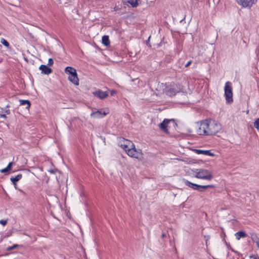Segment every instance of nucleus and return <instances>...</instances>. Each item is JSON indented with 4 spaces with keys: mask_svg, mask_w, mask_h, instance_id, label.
Masks as SVG:
<instances>
[{
    "mask_svg": "<svg viewBox=\"0 0 259 259\" xmlns=\"http://www.w3.org/2000/svg\"><path fill=\"white\" fill-rule=\"evenodd\" d=\"M222 125L214 120L207 119L202 121L197 130V134L201 136H212L218 133Z\"/></svg>",
    "mask_w": 259,
    "mask_h": 259,
    "instance_id": "1",
    "label": "nucleus"
},
{
    "mask_svg": "<svg viewBox=\"0 0 259 259\" xmlns=\"http://www.w3.org/2000/svg\"><path fill=\"white\" fill-rule=\"evenodd\" d=\"M65 72L68 75V79L70 82L76 85L79 84V79L75 68L70 66H67L65 69Z\"/></svg>",
    "mask_w": 259,
    "mask_h": 259,
    "instance_id": "2",
    "label": "nucleus"
},
{
    "mask_svg": "<svg viewBox=\"0 0 259 259\" xmlns=\"http://www.w3.org/2000/svg\"><path fill=\"white\" fill-rule=\"evenodd\" d=\"M196 178L207 180H211L213 177L211 172L205 169H196L194 171Z\"/></svg>",
    "mask_w": 259,
    "mask_h": 259,
    "instance_id": "3",
    "label": "nucleus"
},
{
    "mask_svg": "<svg viewBox=\"0 0 259 259\" xmlns=\"http://www.w3.org/2000/svg\"><path fill=\"white\" fill-rule=\"evenodd\" d=\"M225 97L227 103H231L233 102L232 83L227 81L224 87Z\"/></svg>",
    "mask_w": 259,
    "mask_h": 259,
    "instance_id": "4",
    "label": "nucleus"
},
{
    "mask_svg": "<svg viewBox=\"0 0 259 259\" xmlns=\"http://www.w3.org/2000/svg\"><path fill=\"white\" fill-rule=\"evenodd\" d=\"M133 144L134 143L132 141L125 139L123 137H120L118 139V146L122 148L125 151H126V150H127V149L133 146Z\"/></svg>",
    "mask_w": 259,
    "mask_h": 259,
    "instance_id": "5",
    "label": "nucleus"
},
{
    "mask_svg": "<svg viewBox=\"0 0 259 259\" xmlns=\"http://www.w3.org/2000/svg\"><path fill=\"white\" fill-rule=\"evenodd\" d=\"M140 151V150H139V151L136 150L135 145L133 144V146L127 149V150H126L125 152L129 156L131 157L139 158V155L141 154Z\"/></svg>",
    "mask_w": 259,
    "mask_h": 259,
    "instance_id": "6",
    "label": "nucleus"
},
{
    "mask_svg": "<svg viewBox=\"0 0 259 259\" xmlns=\"http://www.w3.org/2000/svg\"><path fill=\"white\" fill-rule=\"evenodd\" d=\"M170 121H174V120L173 119H164L163 120V121L161 123H160L159 125V127L160 129V130L164 133H168V131L167 130V125Z\"/></svg>",
    "mask_w": 259,
    "mask_h": 259,
    "instance_id": "7",
    "label": "nucleus"
},
{
    "mask_svg": "<svg viewBox=\"0 0 259 259\" xmlns=\"http://www.w3.org/2000/svg\"><path fill=\"white\" fill-rule=\"evenodd\" d=\"M93 94L95 97H96L100 99L103 100L108 96L109 92L108 91L104 92L101 90H98L94 92Z\"/></svg>",
    "mask_w": 259,
    "mask_h": 259,
    "instance_id": "8",
    "label": "nucleus"
},
{
    "mask_svg": "<svg viewBox=\"0 0 259 259\" xmlns=\"http://www.w3.org/2000/svg\"><path fill=\"white\" fill-rule=\"evenodd\" d=\"M183 182L185 185L192 188L194 190H198L199 192L203 191L202 189H200V185L191 183V182H189L188 180L186 179H184Z\"/></svg>",
    "mask_w": 259,
    "mask_h": 259,
    "instance_id": "9",
    "label": "nucleus"
},
{
    "mask_svg": "<svg viewBox=\"0 0 259 259\" xmlns=\"http://www.w3.org/2000/svg\"><path fill=\"white\" fill-rule=\"evenodd\" d=\"M236 2L243 7L250 8L254 3V0H236Z\"/></svg>",
    "mask_w": 259,
    "mask_h": 259,
    "instance_id": "10",
    "label": "nucleus"
},
{
    "mask_svg": "<svg viewBox=\"0 0 259 259\" xmlns=\"http://www.w3.org/2000/svg\"><path fill=\"white\" fill-rule=\"evenodd\" d=\"M39 69L41 70V73L47 75H49L53 72V70L51 68L45 65H41Z\"/></svg>",
    "mask_w": 259,
    "mask_h": 259,
    "instance_id": "11",
    "label": "nucleus"
},
{
    "mask_svg": "<svg viewBox=\"0 0 259 259\" xmlns=\"http://www.w3.org/2000/svg\"><path fill=\"white\" fill-rule=\"evenodd\" d=\"M194 151L197 154H203L210 156H214V154L211 152L210 150L194 149Z\"/></svg>",
    "mask_w": 259,
    "mask_h": 259,
    "instance_id": "12",
    "label": "nucleus"
},
{
    "mask_svg": "<svg viewBox=\"0 0 259 259\" xmlns=\"http://www.w3.org/2000/svg\"><path fill=\"white\" fill-rule=\"evenodd\" d=\"M106 114L107 113L105 112L102 113V111L97 110V111L92 112L91 114V116L92 117L100 118L104 117Z\"/></svg>",
    "mask_w": 259,
    "mask_h": 259,
    "instance_id": "13",
    "label": "nucleus"
},
{
    "mask_svg": "<svg viewBox=\"0 0 259 259\" xmlns=\"http://www.w3.org/2000/svg\"><path fill=\"white\" fill-rule=\"evenodd\" d=\"M236 239L237 240H240L241 238H245L247 237V235L245 231H240L236 232L235 234Z\"/></svg>",
    "mask_w": 259,
    "mask_h": 259,
    "instance_id": "14",
    "label": "nucleus"
},
{
    "mask_svg": "<svg viewBox=\"0 0 259 259\" xmlns=\"http://www.w3.org/2000/svg\"><path fill=\"white\" fill-rule=\"evenodd\" d=\"M178 92L174 88H169L166 91V95L172 97L176 95Z\"/></svg>",
    "mask_w": 259,
    "mask_h": 259,
    "instance_id": "15",
    "label": "nucleus"
},
{
    "mask_svg": "<svg viewBox=\"0 0 259 259\" xmlns=\"http://www.w3.org/2000/svg\"><path fill=\"white\" fill-rule=\"evenodd\" d=\"M22 177V174H18L16 177H12L10 178L11 181L12 182L13 184H16V183L19 181Z\"/></svg>",
    "mask_w": 259,
    "mask_h": 259,
    "instance_id": "16",
    "label": "nucleus"
},
{
    "mask_svg": "<svg viewBox=\"0 0 259 259\" xmlns=\"http://www.w3.org/2000/svg\"><path fill=\"white\" fill-rule=\"evenodd\" d=\"M102 42L105 46H109L110 45V40L108 35H104L102 38Z\"/></svg>",
    "mask_w": 259,
    "mask_h": 259,
    "instance_id": "17",
    "label": "nucleus"
},
{
    "mask_svg": "<svg viewBox=\"0 0 259 259\" xmlns=\"http://www.w3.org/2000/svg\"><path fill=\"white\" fill-rule=\"evenodd\" d=\"M19 102H20V105H21L26 104L27 106H26V108L27 109H29L30 108V105H31V103H30V102L29 100H19Z\"/></svg>",
    "mask_w": 259,
    "mask_h": 259,
    "instance_id": "18",
    "label": "nucleus"
},
{
    "mask_svg": "<svg viewBox=\"0 0 259 259\" xmlns=\"http://www.w3.org/2000/svg\"><path fill=\"white\" fill-rule=\"evenodd\" d=\"M22 247V245H18V244H14L13 246L8 247L7 248V251H11V250H13L14 249L18 248H20V247Z\"/></svg>",
    "mask_w": 259,
    "mask_h": 259,
    "instance_id": "19",
    "label": "nucleus"
},
{
    "mask_svg": "<svg viewBox=\"0 0 259 259\" xmlns=\"http://www.w3.org/2000/svg\"><path fill=\"white\" fill-rule=\"evenodd\" d=\"M127 2L131 4L133 7H136L138 5L137 0H128Z\"/></svg>",
    "mask_w": 259,
    "mask_h": 259,
    "instance_id": "20",
    "label": "nucleus"
},
{
    "mask_svg": "<svg viewBox=\"0 0 259 259\" xmlns=\"http://www.w3.org/2000/svg\"><path fill=\"white\" fill-rule=\"evenodd\" d=\"M1 42L5 47H8L9 46V43L8 41L3 38L1 39Z\"/></svg>",
    "mask_w": 259,
    "mask_h": 259,
    "instance_id": "21",
    "label": "nucleus"
},
{
    "mask_svg": "<svg viewBox=\"0 0 259 259\" xmlns=\"http://www.w3.org/2000/svg\"><path fill=\"white\" fill-rule=\"evenodd\" d=\"M254 126L257 130H259V117L257 118L254 122Z\"/></svg>",
    "mask_w": 259,
    "mask_h": 259,
    "instance_id": "22",
    "label": "nucleus"
},
{
    "mask_svg": "<svg viewBox=\"0 0 259 259\" xmlns=\"http://www.w3.org/2000/svg\"><path fill=\"white\" fill-rule=\"evenodd\" d=\"M251 239H252V241L254 243H256L259 240V238H258V237L255 234L252 235L251 236Z\"/></svg>",
    "mask_w": 259,
    "mask_h": 259,
    "instance_id": "23",
    "label": "nucleus"
},
{
    "mask_svg": "<svg viewBox=\"0 0 259 259\" xmlns=\"http://www.w3.org/2000/svg\"><path fill=\"white\" fill-rule=\"evenodd\" d=\"M14 164V162H9V163L8 164V165H7V166L6 167L10 171L11 168H12V165Z\"/></svg>",
    "mask_w": 259,
    "mask_h": 259,
    "instance_id": "24",
    "label": "nucleus"
},
{
    "mask_svg": "<svg viewBox=\"0 0 259 259\" xmlns=\"http://www.w3.org/2000/svg\"><path fill=\"white\" fill-rule=\"evenodd\" d=\"M54 64V60L52 58H50L48 60V65L49 66H52Z\"/></svg>",
    "mask_w": 259,
    "mask_h": 259,
    "instance_id": "25",
    "label": "nucleus"
},
{
    "mask_svg": "<svg viewBox=\"0 0 259 259\" xmlns=\"http://www.w3.org/2000/svg\"><path fill=\"white\" fill-rule=\"evenodd\" d=\"M3 111H2V112H0V118H3L4 119H7V117L6 115V114H3Z\"/></svg>",
    "mask_w": 259,
    "mask_h": 259,
    "instance_id": "26",
    "label": "nucleus"
},
{
    "mask_svg": "<svg viewBox=\"0 0 259 259\" xmlns=\"http://www.w3.org/2000/svg\"><path fill=\"white\" fill-rule=\"evenodd\" d=\"M0 224L3 226H6L7 224V220H0Z\"/></svg>",
    "mask_w": 259,
    "mask_h": 259,
    "instance_id": "27",
    "label": "nucleus"
},
{
    "mask_svg": "<svg viewBox=\"0 0 259 259\" xmlns=\"http://www.w3.org/2000/svg\"><path fill=\"white\" fill-rule=\"evenodd\" d=\"M117 93L116 90H112L110 91V94L111 96H113Z\"/></svg>",
    "mask_w": 259,
    "mask_h": 259,
    "instance_id": "28",
    "label": "nucleus"
},
{
    "mask_svg": "<svg viewBox=\"0 0 259 259\" xmlns=\"http://www.w3.org/2000/svg\"><path fill=\"white\" fill-rule=\"evenodd\" d=\"M9 171V169L7 167L0 170V172L1 173H6V172H8Z\"/></svg>",
    "mask_w": 259,
    "mask_h": 259,
    "instance_id": "29",
    "label": "nucleus"
},
{
    "mask_svg": "<svg viewBox=\"0 0 259 259\" xmlns=\"http://www.w3.org/2000/svg\"><path fill=\"white\" fill-rule=\"evenodd\" d=\"M250 259H258L257 256L254 254L250 255L249 256Z\"/></svg>",
    "mask_w": 259,
    "mask_h": 259,
    "instance_id": "30",
    "label": "nucleus"
},
{
    "mask_svg": "<svg viewBox=\"0 0 259 259\" xmlns=\"http://www.w3.org/2000/svg\"><path fill=\"white\" fill-rule=\"evenodd\" d=\"M5 113L4 114H6V115H9L10 114V110L8 109H6L4 111Z\"/></svg>",
    "mask_w": 259,
    "mask_h": 259,
    "instance_id": "31",
    "label": "nucleus"
},
{
    "mask_svg": "<svg viewBox=\"0 0 259 259\" xmlns=\"http://www.w3.org/2000/svg\"><path fill=\"white\" fill-rule=\"evenodd\" d=\"M200 189H202L203 190H204V189L208 188L207 185H200Z\"/></svg>",
    "mask_w": 259,
    "mask_h": 259,
    "instance_id": "32",
    "label": "nucleus"
},
{
    "mask_svg": "<svg viewBox=\"0 0 259 259\" xmlns=\"http://www.w3.org/2000/svg\"><path fill=\"white\" fill-rule=\"evenodd\" d=\"M192 63V61L190 60L185 65V67H188Z\"/></svg>",
    "mask_w": 259,
    "mask_h": 259,
    "instance_id": "33",
    "label": "nucleus"
},
{
    "mask_svg": "<svg viewBox=\"0 0 259 259\" xmlns=\"http://www.w3.org/2000/svg\"><path fill=\"white\" fill-rule=\"evenodd\" d=\"M150 36H149L147 40H146V44L147 45H149V47H151V45L149 44V42H150Z\"/></svg>",
    "mask_w": 259,
    "mask_h": 259,
    "instance_id": "34",
    "label": "nucleus"
},
{
    "mask_svg": "<svg viewBox=\"0 0 259 259\" xmlns=\"http://www.w3.org/2000/svg\"><path fill=\"white\" fill-rule=\"evenodd\" d=\"M204 238H205L206 243L207 244V241L210 239V236H204Z\"/></svg>",
    "mask_w": 259,
    "mask_h": 259,
    "instance_id": "35",
    "label": "nucleus"
},
{
    "mask_svg": "<svg viewBox=\"0 0 259 259\" xmlns=\"http://www.w3.org/2000/svg\"><path fill=\"white\" fill-rule=\"evenodd\" d=\"M49 171L51 174H55L56 172V171L53 169L50 170Z\"/></svg>",
    "mask_w": 259,
    "mask_h": 259,
    "instance_id": "36",
    "label": "nucleus"
},
{
    "mask_svg": "<svg viewBox=\"0 0 259 259\" xmlns=\"http://www.w3.org/2000/svg\"><path fill=\"white\" fill-rule=\"evenodd\" d=\"M214 186L212 185H207V188H214Z\"/></svg>",
    "mask_w": 259,
    "mask_h": 259,
    "instance_id": "37",
    "label": "nucleus"
},
{
    "mask_svg": "<svg viewBox=\"0 0 259 259\" xmlns=\"http://www.w3.org/2000/svg\"><path fill=\"white\" fill-rule=\"evenodd\" d=\"M165 236H166V234H165V233H163L161 234V237H162V238H164Z\"/></svg>",
    "mask_w": 259,
    "mask_h": 259,
    "instance_id": "38",
    "label": "nucleus"
},
{
    "mask_svg": "<svg viewBox=\"0 0 259 259\" xmlns=\"http://www.w3.org/2000/svg\"><path fill=\"white\" fill-rule=\"evenodd\" d=\"M257 247L259 248V240L255 243Z\"/></svg>",
    "mask_w": 259,
    "mask_h": 259,
    "instance_id": "39",
    "label": "nucleus"
},
{
    "mask_svg": "<svg viewBox=\"0 0 259 259\" xmlns=\"http://www.w3.org/2000/svg\"><path fill=\"white\" fill-rule=\"evenodd\" d=\"M13 185H14L15 188H17V183H16V184H13Z\"/></svg>",
    "mask_w": 259,
    "mask_h": 259,
    "instance_id": "40",
    "label": "nucleus"
},
{
    "mask_svg": "<svg viewBox=\"0 0 259 259\" xmlns=\"http://www.w3.org/2000/svg\"><path fill=\"white\" fill-rule=\"evenodd\" d=\"M8 107H9V105H7V106H6V108H8Z\"/></svg>",
    "mask_w": 259,
    "mask_h": 259,
    "instance_id": "41",
    "label": "nucleus"
},
{
    "mask_svg": "<svg viewBox=\"0 0 259 259\" xmlns=\"http://www.w3.org/2000/svg\"><path fill=\"white\" fill-rule=\"evenodd\" d=\"M184 19H182V20H181V22H182L183 21Z\"/></svg>",
    "mask_w": 259,
    "mask_h": 259,
    "instance_id": "42",
    "label": "nucleus"
}]
</instances>
